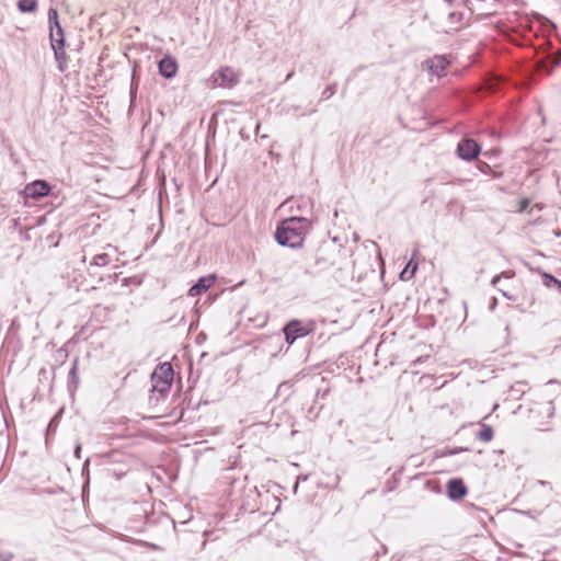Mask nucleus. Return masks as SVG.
Returning a JSON list of instances; mask_svg holds the SVG:
<instances>
[{
    "label": "nucleus",
    "instance_id": "obj_13",
    "mask_svg": "<svg viewBox=\"0 0 561 561\" xmlns=\"http://www.w3.org/2000/svg\"><path fill=\"white\" fill-rule=\"evenodd\" d=\"M54 50L55 60L58 65L59 71L64 72L67 69V55L65 51V45L51 46Z\"/></svg>",
    "mask_w": 561,
    "mask_h": 561
},
{
    "label": "nucleus",
    "instance_id": "obj_31",
    "mask_svg": "<svg viewBox=\"0 0 561 561\" xmlns=\"http://www.w3.org/2000/svg\"><path fill=\"white\" fill-rule=\"evenodd\" d=\"M136 87H134V81L131 82V88H130V98L131 100L135 98V94H136Z\"/></svg>",
    "mask_w": 561,
    "mask_h": 561
},
{
    "label": "nucleus",
    "instance_id": "obj_29",
    "mask_svg": "<svg viewBox=\"0 0 561 561\" xmlns=\"http://www.w3.org/2000/svg\"><path fill=\"white\" fill-rule=\"evenodd\" d=\"M56 430V425L54 424V420H51L47 426V434L50 432V431H55Z\"/></svg>",
    "mask_w": 561,
    "mask_h": 561
},
{
    "label": "nucleus",
    "instance_id": "obj_25",
    "mask_svg": "<svg viewBox=\"0 0 561 561\" xmlns=\"http://www.w3.org/2000/svg\"><path fill=\"white\" fill-rule=\"evenodd\" d=\"M529 199L528 198H523L520 202H519V205H518V211H524L527 209V207L529 206Z\"/></svg>",
    "mask_w": 561,
    "mask_h": 561
},
{
    "label": "nucleus",
    "instance_id": "obj_6",
    "mask_svg": "<svg viewBox=\"0 0 561 561\" xmlns=\"http://www.w3.org/2000/svg\"><path fill=\"white\" fill-rule=\"evenodd\" d=\"M211 78L216 85L227 89L233 88L239 82L238 76L230 67L220 68Z\"/></svg>",
    "mask_w": 561,
    "mask_h": 561
},
{
    "label": "nucleus",
    "instance_id": "obj_32",
    "mask_svg": "<svg viewBox=\"0 0 561 561\" xmlns=\"http://www.w3.org/2000/svg\"><path fill=\"white\" fill-rule=\"evenodd\" d=\"M316 263H317V265H323V266L328 265V263L324 260L320 259V257H317Z\"/></svg>",
    "mask_w": 561,
    "mask_h": 561
},
{
    "label": "nucleus",
    "instance_id": "obj_9",
    "mask_svg": "<svg viewBox=\"0 0 561 561\" xmlns=\"http://www.w3.org/2000/svg\"><path fill=\"white\" fill-rule=\"evenodd\" d=\"M446 491L449 500L456 502L462 500L468 494V488L460 478H453L446 484Z\"/></svg>",
    "mask_w": 561,
    "mask_h": 561
},
{
    "label": "nucleus",
    "instance_id": "obj_10",
    "mask_svg": "<svg viewBox=\"0 0 561 561\" xmlns=\"http://www.w3.org/2000/svg\"><path fill=\"white\" fill-rule=\"evenodd\" d=\"M159 75L165 79H171L175 77L178 72V61L174 57L170 55H165L158 62Z\"/></svg>",
    "mask_w": 561,
    "mask_h": 561
},
{
    "label": "nucleus",
    "instance_id": "obj_24",
    "mask_svg": "<svg viewBox=\"0 0 561 561\" xmlns=\"http://www.w3.org/2000/svg\"><path fill=\"white\" fill-rule=\"evenodd\" d=\"M513 275H514V273L511 271L502 272L500 275L494 276L491 283L493 286H496V284L500 282V279L502 277L511 278V277H513Z\"/></svg>",
    "mask_w": 561,
    "mask_h": 561
},
{
    "label": "nucleus",
    "instance_id": "obj_22",
    "mask_svg": "<svg viewBox=\"0 0 561 561\" xmlns=\"http://www.w3.org/2000/svg\"><path fill=\"white\" fill-rule=\"evenodd\" d=\"M477 169L481 172V173H484V174H490L492 172V168L489 163L484 162V161H478L477 162Z\"/></svg>",
    "mask_w": 561,
    "mask_h": 561
},
{
    "label": "nucleus",
    "instance_id": "obj_37",
    "mask_svg": "<svg viewBox=\"0 0 561 561\" xmlns=\"http://www.w3.org/2000/svg\"><path fill=\"white\" fill-rule=\"evenodd\" d=\"M503 296H505V297L510 298L505 291H503Z\"/></svg>",
    "mask_w": 561,
    "mask_h": 561
},
{
    "label": "nucleus",
    "instance_id": "obj_33",
    "mask_svg": "<svg viewBox=\"0 0 561 561\" xmlns=\"http://www.w3.org/2000/svg\"><path fill=\"white\" fill-rule=\"evenodd\" d=\"M490 174H492L494 178H501L503 175V172L502 171L497 172V171L492 170V172Z\"/></svg>",
    "mask_w": 561,
    "mask_h": 561
},
{
    "label": "nucleus",
    "instance_id": "obj_30",
    "mask_svg": "<svg viewBox=\"0 0 561 561\" xmlns=\"http://www.w3.org/2000/svg\"><path fill=\"white\" fill-rule=\"evenodd\" d=\"M546 411L548 412L549 416L553 414V407H551V402H549L546 407Z\"/></svg>",
    "mask_w": 561,
    "mask_h": 561
},
{
    "label": "nucleus",
    "instance_id": "obj_7",
    "mask_svg": "<svg viewBox=\"0 0 561 561\" xmlns=\"http://www.w3.org/2000/svg\"><path fill=\"white\" fill-rule=\"evenodd\" d=\"M449 65V61L445 56L435 55L422 62V68L427 70L430 73L437 76L438 78L445 75V71Z\"/></svg>",
    "mask_w": 561,
    "mask_h": 561
},
{
    "label": "nucleus",
    "instance_id": "obj_5",
    "mask_svg": "<svg viewBox=\"0 0 561 561\" xmlns=\"http://www.w3.org/2000/svg\"><path fill=\"white\" fill-rule=\"evenodd\" d=\"M480 153L481 146L472 138L465 137L457 144L456 154L463 161H473Z\"/></svg>",
    "mask_w": 561,
    "mask_h": 561
},
{
    "label": "nucleus",
    "instance_id": "obj_28",
    "mask_svg": "<svg viewBox=\"0 0 561 561\" xmlns=\"http://www.w3.org/2000/svg\"><path fill=\"white\" fill-rule=\"evenodd\" d=\"M497 153H500L499 149H492L491 151L484 152V156L485 157H491L492 154H497Z\"/></svg>",
    "mask_w": 561,
    "mask_h": 561
},
{
    "label": "nucleus",
    "instance_id": "obj_27",
    "mask_svg": "<svg viewBox=\"0 0 561 561\" xmlns=\"http://www.w3.org/2000/svg\"><path fill=\"white\" fill-rule=\"evenodd\" d=\"M73 454H75V457H76L77 459H80V458H81V444H80V443H78V444L76 445Z\"/></svg>",
    "mask_w": 561,
    "mask_h": 561
},
{
    "label": "nucleus",
    "instance_id": "obj_16",
    "mask_svg": "<svg viewBox=\"0 0 561 561\" xmlns=\"http://www.w3.org/2000/svg\"><path fill=\"white\" fill-rule=\"evenodd\" d=\"M37 4V0H19L18 9L22 13H32L36 11Z\"/></svg>",
    "mask_w": 561,
    "mask_h": 561
},
{
    "label": "nucleus",
    "instance_id": "obj_34",
    "mask_svg": "<svg viewBox=\"0 0 561 561\" xmlns=\"http://www.w3.org/2000/svg\"><path fill=\"white\" fill-rule=\"evenodd\" d=\"M47 374V370L45 368H42L38 373L39 377H45Z\"/></svg>",
    "mask_w": 561,
    "mask_h": 561
},
{
    "label": "nucleus",
    "instance_id": "obj_21",
    "mask_svg": "<svg viewBox=\"0 0 561 561\" xmlns=\"http://www.w3.org/2000/svg\"><path fill=\"white\" fill-rule=\"evenodd\" d=\"M467 450H469V448L467 447L446 448L445 450H443L442 456H453Z\"/></svg>",
    "mask_w": 561,
    "mask_h": 561
},
{
    "label": "nucleus",
    "instance_id": "obj_20",
    "mask_svg": "<svg viewBox=\"0 0 561 561\" xmlns=\"http://www.w3.org/2000/svg\"><path fill=\"white\" fill-rule=\"evenodd\" d=\"M336 87L337 84L336 83H332V84H329L323 91H322V94H321V100H329L330 98H332L334 95V93L336 92Z\"/></svg>",
    "mask_w": 561,
    "mask_h": 561
},
{
    "label": "nucleus",
    "instance_id": "obj_3",
    "mask_svg": "<svg viewBox=\"0 0 561 561\" xmlns=\"http://www.w3.org/2000/svg\"><path fill=\"white\" fill-rule=\"evenodd\" d=\"M313 330H314L313 322H308V323L304 324L300 320H297V319L290 320L283 328L285 341L289 345H291L297 339L307 336Z\"/></svg>",
    "mask_w": 561,
    "mask_h": 561
},
{
    "label": "nucleus",
    "instance_id": "obj_23",
    "mask_svg": "<svg viewBox=\"0 0 561 561\" xmlns=\"http://www.w3.org/2000/svg\"><path fill=\"white\" fill-rule=\"evenodd\" d=\"M67 357H68V352L64 347H60L56 351V354H55L56 362H59L60 364H62Z\"/></svg>",
    "mask_w": 561,
    "mask_h": 561
},
{
    "label": "nucleus",
    "instance_id": "obj_4",
    "mask_svg": "<svg viewBox=\"0 0 561 561\" xmlns=\"http://www.w3.org/2000/svg\"><path fill=\"white\" fill-rule=\"evenodd\" d=\"M48 26L50 46L65 45L64 28L59 23V14L55 8H49L48 10Z\"/></svg>",
    "mask_w": 561,
    "mask_h": 561
},
{
    "label": "nucleus",
    "instance_id": "obj_2",
    "mask_svg": "<svg viewBox=\"0 0 561 561\" xmlns=\"http://www.w3.org/2000/svg\"><path fill=\"white\" fill-rule=\"evenodd\" d=\"M174 371L172 365L163 363L151 375V391H157L161 396H165L172 386Z\"/></svg>",
    "mask_w": 561,
    "mask_h": 561
},
{
    "label": "nucleus",
    "instance_id": "obj_36",
    "mask_svg": "<svg viewBox=\"0 0 561 561\" xmlns=\"http://www.w3.org/2000/svg\"><path fill=\"white\" fill-rule=\"evenodd\" d=\"M554 234H556V237H560L561 236V231H554Z\"/></svg>",
    "mask_w": 561,
    "mask_h": 561
},
{
    "label": "nucleus",
    "instance_id": "obj_8",
    "mask_svg": "<svg viewBox=\"0 0 561 561\" xmlns=\"http://www.w3.org/2000/svg\"><path fill=\"white\" fill-rule=\"evenodd\" d=\"M50 185L45 180H35L24 187V194L32 199H39L50 193Z\"/></svg>",
    "mask_w": 561,
    "mask_h": 561
},
{
    "label": "nucleus",
    "instance_id": "obj_17",
    "mask_svg": "<svg viewBox=\"0 0 561 561\" xmlns=\"http://www.w3.org/2000/svg\"><path fill=\"white\" fill-rule=\"evenodd\" d=\"M494 432L492 426L488 424H482L480 432L477 434V438L481 442H491L493 438Z\"/></svg>",
    "mask_w": 561,
    "mask_h": 561
},
{
    "label": "nucleus",
    "instance_id": "obj_26",
    "mask_svg": "<svg viewBox=\"0 0 561 561\" xmlns=\"http://www.w3.org/2000/svg\"><path fill=\"white\" fill-rule=\"evenodd\" d=\"M552 67H553V66H550L549 68H548V67H546V65H545V62H543V61H540V62H538V65H537V69H538V71H545L546 73H549V72L551 71Z\"/></svg>",
    "mask_w": 561,
    "mask_h": 561
},
{
    "label": "nucleus",
    "instance_id": "obj_14",
    "mask_svg": "<svg viewBox=\"0 0 561 561\" xmlns=\"http://www.w3.org/2000/svg\"><path fill=\"white\" fill-rule=\"evenodd\" d=\"M541 280L546 287L552 288L561 294V280L556 278L552 274L543 272L541 274Z\"/></svg>",
    "mask_w": 561,
    "mask_h": 561
},
{
    "label": "nucleus",
    "instance_id": "obj_12",
    "mask_svg": "<svg viewBox=\"0 0 561 561\" xmlns=\"http://www.w3.org/2000/svg\"><path fill=\"white\" fill-rule=\"evenodd\" d=\"M78 366L79 358L76 357L72 362L69 375H68V389L70 392H73L79 386V375H78Z\"/></svg>",
    "mask_w": 561,
    "mask_h": 561
},
{
    "label": "nucleus",
    "instance_id": "obj_11",
    "mask_svg": "<svg viewBox=\"0 0 561 561\" xmlns=\"http://www.w3.org/2000/svg\"><path fill=\"white\" fill-rule=\"evenodd\" d=\"M215 276L213 275H207V276H202L197 279V282L188 289V296L191 297H197L202 294H204L205 291H207L211 285L214 284L215 282Z\"/></svg>",
    "mask_w": 561,
    "mask_h": 561
},
{
    "label": "nucleus",
    "instance_id": "obj_19",
    "mask_svg": "<svg viewBox=\"0 0 561 561\" xmlns=\"http://www.w3.org/2000/svg\"><path fill=\"white\" fill-rule=\"evenodd\" d=\"M448 20L450 22V28L457 30L458 27H456V26L454 27L453 25L458 24V23L461 22L462 13L461 12H456V11L449 12L448 13Z\"/></svg>",
    "mask_w": 561,
    "mask_h": 561
},
{
    "label": "nucleus",
    "instance_id": "obj_1",
    "mask_svg": "<svg viewBox=\"0 0 561 561\" xmlns=\"http://www.w3.org/2000/svg\"><path fill=\"white\" fill-rule=\"evenodd\" d=\"M310 227V221L305 217H289L277 226L274 237L279 245L298 249L302 247Z\"/></svg>",
    "mask_w": 561,
    "mask_h": 561
},
{
    "label": "nucleus",
    "instance_id": "obj_18",
    "mask_svg": "<svg viewBox=\"0 0 561 561\" xmlns=\"http://www.w3.org/2000/svg\"><path fill=\"white\" fill-rule=\"evenodd\" d=\"M110 261V255L107 253H101L93 257V262L91 264L95 266H106Z\"/></svg>",
    "mask_w": 561,
    "mask_h": 561
},
{
    "label": "nucleus",
    "instance_id": "obj_35",
    "mask_svg": "<svg viewBox=\"0 0 561 561\" xmlns=\"http://www.w3.org/2000/svg\"><path fill=\"white\" fill-rule=\"evenodd\" d=\"M294 76V71H290L287 76H286V81L290 80Z\"/></svg>",
    "mask_w": 561,
    "mask_h": 561
},
{
    "label": "nucleus",
    "instance_id": "obj_15",
    "mask_svg": "<svg viewBox=\"0 0 561 561\" xmlns=\"http://www.w3.org/2000/svg\"><path fill=\"white\" fill-rule=\"evenodd\" d=\"M420 251L417 248L413 250L411 260L408 262L405 268L401 272V278L404 277L405 274H410L408 278H411L414 276L415 272L417 271V262L414 261V259L419 255Z\"/></svg>",
    "mask_w": 561,
    "mask_h": 561
}]
</instances>
